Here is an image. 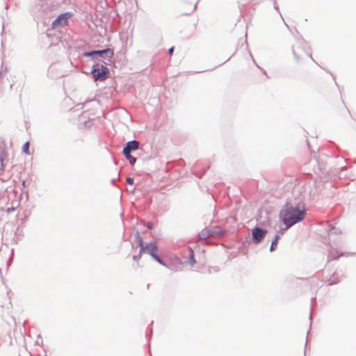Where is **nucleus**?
<instances>
[{"mask_svg": "<svg viewBox=\"0 0 356 356\" xmlns=\"http://www.w3.org/2000/svg\"><path fill=\"white\" fill-rule=\"evenodd\" d=\"M305 215V211L303 207L298 206L296 207H286L281 213V216L284 223L289 228L294 224L302 220Z\"/></svg>", "mask_w": 356, "mask_h": 356, "instance_id": "f257e3e1", "label": "nucleus"}, {"mask_svg": "<svg viewBox=\"0 0 356 356\" xmlns=\"http://www.w3.org/2000/svg\"><path fill=\"white\" fill-rule=\"evenodd\" d=\"M293 52L297 58H303L305 57L311 58V52L307 45L303 42H298L293 47Z\"/></svg>", "mask_w": 356, "mask_h": 356, "instance_id": "f03ea898", "label": "nucleus"}, {"mask_svg": "<svg viewBox=\"0 0 356 356\" xmlns=\"http://www.w3.org/2000/svg\"><path fill=\"white\" fill-rule=\"evenodd\" d=\"M108 70L107 67L102 65L99 66V64L93 66L92 74L95 81L97 80H105L108 77Z\"/></svg>", "mask_w": 356, "mask_h": 356, "instance_id": "7ed1b4c3", "label": "nucleus"}, {"mask_svg": "<svg viewBox=\"0 0 356 356\" xmlns=\"http://www.w3.org/2000/svg\"><path fill=\"white\" fill-rule=\"evenodd\" d=\"M138 243L140 248V255L142 254V252H147V254H150L152 257H155V255L156 254L157 252V246L156 245L155 243H149L144 245L143 241L140 238L138 240Z\"/></svg>", "mask_w": 356, "mask_h": 356, "instance_id": "20e7f679", "label": "nucleus"}, {"mask_svg": "<svg viewBox=\"0 0 356 356\" xmlns=\"http://www.w3.org/2000/svg\"><path fill=\"white\" fill-rule=\"evenodd\" d=\"M70 13H64L60 15L52 23L54 27L58 26H66L67 25L68 19L70 17Z\"/></svg>", "mask_w": 356, "mask_h": 356, "instance_id": "39448f33", "label": "nucleus"}, {"mask_svg": "<svg viewBox=\"0 0 356 356\" xmlns=\"http://www.w3.org/2000/svg\"><path fill=\"white\" fill-rule=\"evenodd\" d=\"M267 231L259 227H256L252 230V238L256 243H259L265 236Z\"/></svg>", "mask_w": 356, "mask_h": 356, "instance_id": "423d86ee", "label": "nucleus"}, {"mask_svg": "<svg viewBox=\"0 0 356 356\" xmlns=\"http://www.w3.org/2000/svg\"><path fill=\"white\" fill-rule=\"evenodd\" d=\"M95 54H98L104 58H110L113 56V52L110 49H106L102 51H93L85 54L86 56H92Z\"/></svg>", "mask_w": 356, "mask_h": 356, "instance_id": "0eeeda50", "label": "nucleus"}, {"mask_svg": "<svg viewBox=\"0 0 356 356\" xmlns=\"http://www.w3.org/2000/svg\"><path fill=\"white\" fill-rule=\"evenodd\" d=\"M139 147V143L136 140H132L128 142L126 144V146L123 149V152H126V153H130L131 150H136Z\"/></svg>", "mask_w": 356, "mask_h": 356, "instance_id": "6e6552de", "label": "nucleus"}, {"mask_svg": "<svg viewBox=\"0 0 356 356\" xmlns=\"http://www.w3.org/2000/svg\"><path fill=\"white\" fill-rule=\"evenodd\" d=\"M213 235V232L210 227H206L203 229L199 233V238L200 239H206Z\"/></svg>", "mask_w": 356, "mask_h": 356, "instance_id": "1a4fd4ad", "label": "nucleus"}, {"mask_svg": "<svg viewBox=\"0 0 356 356\" xmlns=\"http://www.w3.org/2000/svg\"><path fill=\"white\" fill-rule=\"evenodd\" d=\"M8 156V152L6 149H2L0 152V163L1 166L3 168L4 167V161Z\"/></svg>", "mask_w": 356, "mask_h": 356, "instance_id": "9d476101", "label": "nucleus"}, {"mask_svg": "<svg viewBox=\"0 0 356 356\" xmlns=\"http://www.w3.org/2000/svg\"><path fill=\"white\" fill-rule=\"evenodd\" d=\"M123 153H124V156H125L126 159L129 160V163H130L131 165H134V164L136 163V158L133 157V156L130 154V153H127H127H126V152H123Z\"/></svg>", "mask_w": 356, "mask_h": 356, "instance_id": "9b49d317", "label": "nucleus"}, {"mask_svg": "<svg viewBox=\"0 0 356 356\" xmlns=\"http://www.w3.org/2000/svg\"><path fill=\"white\" fill-rule=\"evenodd\" d=\"M29 142H26L24 144V145L22 146V151L26 154H29Z\"/></svg>", "mask_w": 356, "mask_h": 356, "instance_id": "f8f14e48", "label": "nucleus"}, {"mask_svg": "<svg viewBox=\"0 0 356 356\" xmlns=\"http://www.w3.org/2000/svg\"><path fill=\"white\" fill-rule=\"evenodd\" d=\"M278 238H279V236H277L275 237V240L271 243L270 251H273L277 248Z\"/></svg>", "mask_w": 356, "mask_h": 356, "instance_id": "ddd939ff", "label": "nucleus"}, {"mask_svg": "<svg viewBox=\"0 0 356 356\" xmlns=\"http://www.w3.org/2000/svg\"><path fill=\"white\" fill-rule=\"evenodd\" d=\"M156 261H157L159 264L163 265V261L157 256V254L155 255V257H153Z\"/></svg>", "mask_w": 356, "mask_h": 356, "instance_id": "4468645a", "label": "nucleus"}, {"mask_svg": "<svg viewBox=\"0 0 356 356\" xmlns=\"http://www.w3.org/2000/svg\"><path fill=\"white\" fill-rule=\"evenodd\" d=\"M127 182L131 185H132L134 184V179L132 178H130V177H127Z\"/></svg>", "mask_w": 356, "mask_h": 356, "instance_id": "2eb2a0df", "label": "nucleus"}, {"mask_svg": "<svg viewBox=\"0 0 356 356\" xmlns=\"http://www.w3.org/2000/svg\"><path fill=\"white\" fill-rule=\"evenodd\" d=\"M174 51V47H171L170 49H169V54L170 56L172 55V53Z\"/></svg>", "mask_w": 356, "mask_h": 356, "instance_id": "dca6fc26", "label": "nucleus"}, {"mask_svg": "<svg viewBox=\"0 0 356 356\" xmlns=\"http://www.w3.org/2000/svg\"><path fill=\"white\" fill-rule=\"evenodd\" d=\"M15 210L14 207L8 208L7 209V212L10 213L11 211H13Z\"/></svg>", "mask_w": 356, "mask_h": 356, "instance_id": "f3484780", "label": "nucleus"}, {"mask_svg": "<svg viewBox=\"0 0 356 356\" xmlns=\"http://www.w3.org/2000/svg\"><path fill=\"white\" fill-rule=\"evenodd\" d=\"M140 254L138 255V257H137V256H134V260H136V259H138V258H140Z\"/></svg>", "mask_w": 356, "mask_h": 356, "instance_id": "a211bd4d", "label": "nucleus"}]
</instances>
